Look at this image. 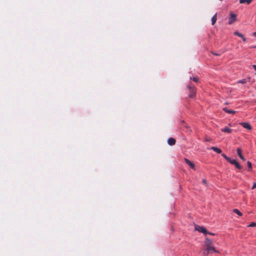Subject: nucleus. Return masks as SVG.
<instances>
[{"mask_svg": "<svg viewBox=\"0 0 256 256\" xmlns=\"http://www.w3.org/2000/svg\"><path fill=\"white\" fill-rule=\"evenodd\" d=\"M202 182H203V183H204V184H206V179H204V180H202Z\"/></svg>", "mask_w": 256, "mask_h": 256, "instance_id": "nucleus-24", "label": "nucleus"}, {"mask_svg": "<svg viewBox=\"0 0 256 256\" xmlns=\"http://www.w3.org/2000/svg\"><path fill=\"white\" fill-rule=\"evenodd\" d=\"M233 212H234L235 214H237L239 216H242V213L238 209H236V208L234 209L233 210Z\"/></svg>", "mask_w": 256, "mask_h": 256, "instance_id": "nucleus-18", "label": "nucleus"}, {"mask_svg": "<svg viewBox=\"0 0 256 256\" xmlns=\"http://www.w3.org/2000/svg\"><path fill=\"white\" fill-rule=\"evenodd\" d=\"M236 14L230 12V17L228 18V24H232L233 22H236Z\"/></svg>", "mask_w": 256, "mask_h": 256, "instance_id": "nucleus-4", "label": "nucleus"}, {"mask_svg": "<svg viewBox=\"0 0 256 256\" xmlns=\"http://www.w3.org/2000/svg\"><path fill=\"white\" fill-rule=\"evenodd\" d=\"M252 0H240V4H250Z\"/></svg>", "mask_w": 256, "mask_h": 256, "instance_id": "nucleus-15", "label": "nucleus"}, {"mask_svg": "<svg viewBox=\"0 0 256 256\" xmlns=\"http://www.w3.org/2000/svg\"><path fill=\"white\" fill-rule=\"evenodd\" d=\"M221 131L230 134L232 132V130L228 127H225L224 128L221 129Z\"/></svg>", "mask_w": 256, "mask_h": 256, "instance_id": "nucleus-13", "label": "nucleus"}, {"mask_svg": "<svg viewBox=\"0 0 256 256\" xmlns=\"http://www.w3.org/2000/svg\"><path fill=\"white\" fill-rule=\"evenodd\" d=\"M222 110L224 112L228 114H234L236 113V111L228 110L226 107L223 108Z\"/></svg>", "mask_w": 256, "mask_h": 256, "instance_id": "nucleus-12", "label": "nucleus"}, {"mask_svg": "<svg viewBox=\"0 0 256 256\" xmlns=\"http://www.w3.org/2000/svg\"><path fill=\"white\" fill-rule=\"evenodd\" d=\"M184 162L189 166L193 169V170H194L195 169V164H194L191 162L190 160H189L188 159L186 158H184Z\"/></svg>", "mask_w": 256, "mask_h": 256, "instance_id": "nucleus-5", "label": "nucleus"}, {"mask_svg": "<svg viewBox=\"0 0 256 256\" xmlns=\"http://www.w3.org/2000/svg\"><path fill=\"white\" fill-rule=\"evenodd\" d=\"M254 47H256V46H254Z\"/></svg>", "mask_w": 256, "mask_h": 256, "instance_id": "nucleus-30", "label": "nucleus"}, {"mask_svg": "<svg viewBox=\"0 0 256 256\" xmlns=\"http://www.w3.org/2000/svg\"><path fill=\"white\" fill-rule=\"evenodd\" d=\"M256 226V223L254 222H252L248 226L253 227Z\"/></svg>", "mask_w": 256, "mask_h": 256, "instance_id": "nucleus-22", "label": "nucleus"}, {"mask_svg": "<svg viewBox=\"0 0 256 256\" xmlns=\"http://www.w3.org/2000/svg\"><path fill=\"white\" fill-rule=\"evenodd\" d=\"M188 96L190 98H194L196 94V90L194 86H188Z\"/></svg>", "mask_w": 256, "mask_h": 256, "instance_id": "nucleus-2", "label": "nucleus"}, {"mask_svg": "<svg viewBox=\"0 0 256 256\" xmlns=\"http://www.w3.org/2000/svg\"><path fill=\"white\" fill-rule=\"evenodd\" d=\"M222 156L226 160L230 163L234 165L236 168L240 170L242 168V166H241L236 160H232L224 154H222Z\"/></svg>", "mask_w": 256, "mask_h": 256, "instance_id": "nucleus-1", "label": "nucleus"}, {"mask_svg": "<svg viewBox=\"0 0 256 256\" xmlns=\"http://www.w3.org/2000/svg\"><path fill=\"white\" fill-rule=\"evenodd\" d=\"M243 128L248 130H251L252 129V126L248 122H242L240 124Z\"/></svg>", "mask_w": 256, "mask_h": 256, "instance_id": "nucleus-6", "label": "nucleus"}, {"mask_svg": "<svg viewBox=\"0 0 256 256\" xmlns=\"http://www.w3.org/2000/svg\"><path fill=\"white\" fill-rule=\"evenodd\" d=\"M236 152L238 156L243 161L246 160V158L243 156L242 154V150L240 148H238L236 149Z\"/></svg>", "mask_w": 256, "mask_h": 256, "instance_id": "nucleus-8", "label": "nucleus"}, {"mask_svg": "<svg viewBox=\"0 0 256 256\" xmlns=\"http://www.w3.org/2000/svg\"><path fill=\"white\" fill-rule=\"evenodd\" d=\"M247 164V170L250 172L252 170V164L250 162L248 161L246 162Z\"/></svg>", "mask_w": 256, "mask_h": 256, "instance_id": "nucleus-14", "label": "nucleus"}, {"mask_svg": "<svg viewBox=\"0 0 256 256\" xmlns=\"http://www.w3.org/2000/svg\"><path fill=\"white\" fill-rule=\"evenodd\" d=\"M212 243V241L210 239H209L208 238H206V248L208 246H210Z\"/></svg>", "mask_w": 256, "mask_h": 256, "instance_id": "nucleus-17", "label": "nucleus"}, {"mask_svg": "<svg viewBox=\"0 0 256 256\" xmlns=\"http://www.w3.org/2000/svg\"><path fill=\"white\" fill-rule=\"evenodd\" d=\"M209 254H210L209 251L207 250V248L204 250L203 254L204 256H208Z\"/></svg>", "mask_w": 256, "mask_h": 256, "instance_id": "nucleus-20", "label": "nucleus"}, {"mask_svg": "<svg viewBox=\"0 0 256 256\" xmlns=\"http://www.w3.org/2000/svg\"><path fill=\"white\" fill-rule=\"evenodd\" d=\"M247 82V80L246 78H243L239 80L238 82L240 84H245Z\"/></svg>", "mask_w": 256, "mask_h": 256, "instance_id": "nucleus-19", "label": "nucleus"}, {"mask_svg": "<svg viewBox=\"0 0 256 256\" xmlns=\"http://www.w3.org/2000/svg\"><path fill=\"white\" fill-rule=\"evenodd\" d=\"M250 48H256V47H254V46H250Z\"/></svg>", "mask_w": 256, "mask_h": 256, "instance_id": "nucleus-28", "label": "nucleus"}, {"mask_svg": "<svg viewBox=\"0 0 256 256\" xmlns=\"http://www.w3.org/2000/svg\"><path fill=\"white\" fill-rule=\"evenodd\" d=\"M208 234H210V235H214V233H212V232H208Z\"/></svg>", "mask_w": 256, "mask_h": 256, "instance_id": "nucleus-26", "label": "nucleus"}, {"mask_svg": "<svg viewBox=\"0 0 256 256\" xmlns=\"http://www.w3.org/2000/svg\"><path fill=\"white\" fill-rule=\"evenodd\" d=\"M195 230L200 232L203 233L204 235H206L208 233L206 228L202 226L196 225Z\"/></svg>", "mask_w": 256, "mask_h": 256, "instance_id": "nucleus-3", "label": "nucleus"}, {"mask_svg": "<svg viewBox=\"0 0 256 256\" xmlns=\"http://www.w3.org/2000/svg\"><path fill=\"white\" fill-rule=\"evenodd\" d=\"M209 149L214 150L217 154H221L222 152V150H221V149L216 146H212Z\"/></svg>", "mask_w": 256, "mask_h": 256, "instance_id": "nucleus-11", "label": "nucleus"}, {"mask_svg": "<svg viewBox=\"0 0 256 256\" xmlns=\"http://www.w3.org/2000/svg\"><path fill=\"white\" fill-rule=\"evenodd\" d=\"M190 79L192 80L193 81H194L196 82H198V79L197 77L190 78Z\"/></svg>", "mask_w": 256, "mask_h": 256, "instance_id": "nucleus-21", "label": "nucleus"}, {"mask_svg": "<svg viewBox=\"0 0 256 256\" xmlns=\"http://www.w3.org/2000/svg\"><path fill=\"white\" fill-rule=\"evenodd\" d=\"M252 35H253L254 36H256V32H254V33L252 34Z\"/></svg>", "mask_w": 256, "mask_h": 256, "instance_id": "nucleus-27", "label": "nucleus"}, {"mask_svg": "<svg viewBox=\"0 0 256 256\" xmlns=\"http://www.w3.org/2000/svg\"><path fill=\"white\" fill-rule=\"evenodd\" d=\"M176 140L174 138H170L168 140V144L170 146L174 145L176 144Z\"/></svg>", "mask_w": 256, "mask_h": 256, "instance_id": "nucleus-10", "label": "nucleus"}, {"mask_svg": "<svg viewBox=\"0 0 256 256\" xmlns=\"http://www.w3.org/2000/svg\"><path fill=\"white\" fill-rule=\"evenodd\" d=\"M216 14L214 15L213 16L212 18V25H214L216 21Z\"/></svg>", "mask_w": 256, "mask_h": 256, "instance_id": "nucleus-16", "label": "nucleus"}, {"mask_svg": "<svg viewBox=\"0 0 256 256\" xmlns=\"http://www.w3.org/2000/svg\"><path fill=\"white\" fill-rule=\"evenodd\" d=\"M234 35L240 37V38H242L244 42H245L246 41V38L244 36V35L242 34H241L238 32H234Z\"/></svg>", "mask_w": 256, "mask_h": 256, "instance_id": "nucleus-9", "label": "nucleus"}, {"mask_svg": "<svg viewBox=\"0 0 256 256\" xmlns=\"http://www.w3.org/2000/svg\"><path fill=\"white\" fill-rule=\"evenodd\" d=\"M212 54H214V55H215V56H219L220 54H218L217 53H214V52H212Z\"/></svg>", "mask_w": 256, "mask_h": 256, "instance_id": "nucleus-25", "label": "nucleus"}, {"mask_svg": "<svg viewBox=\"0 0 256 256\" xmlns=\"http://www.w3.org/2000/svg\"><path fill=\"white\" fill-rule=\"evenodd\" d=\"M254 188H256V183L254 184L253 186L252 187V189H254Z\"/></svg>", "mask_w": 256, "mask_h": 256, "instance_id": "nucleus-23", "label": "nucleus"}, {"mask_svg": "<svg viewBox=\"0 0 256 256\" xmlns=\"http://www.w3.org/2000/svg\"><path fill=\"white\" fill-rule=\"evenodd\" d=\"M248 80H250V77H248Z\"/></svg>", "mask_w": 256, "mask_h": 256, "instance_id": "nucleus-29", "label": "nucleus"}, {"mask_svg": "<svg viewBox=\"0 0 256 256\" xmlns=\"http://www.w3.org/2000/svg\"><path fill=\"white\" fill-rule=\"evenodd\" d=\"M207 250L210 254L212 252L220 253L218 250H216L214 246H208Z\"/></svg>", "mask_w": 256, "mask_h": 256, "instance_id": "nucleus-7", "label": "nucleus"}]
</instances>
